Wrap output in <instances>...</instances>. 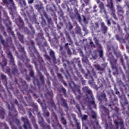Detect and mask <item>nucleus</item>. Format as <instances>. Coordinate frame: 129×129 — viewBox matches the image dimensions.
Listing matches in <instances>:
<instances>
[{"instance_id": "f257e3e1", "label": "nucleus", "mask_w": 129, "mask_h": 129, "mask_svg": "<svg viewBox=\"0 0 129 129\" xmlns=\"http://www.w3.org/2000/svg\"><path fill=\"white\" fill-rule=\"evenodd\" d=\"M17 47L18 49V51L20 52L22 54V55H21L20 57V60H22V62H24L25 66L26 68L28 69L29 72V76L30 77H35V73L33 70V66L31 65L29 63H30V59L28 58V57L26 55V51H25V48L23 47L20 43L17 44Z\"/></svg>"}, {"instance_id": "f03ea898", "label": "nucleus", "mask_w": 129, "mask_h": 129, "mask_svg": "<svg viewBox=\"0 0 129 129\" xmlns=\"http://www.w3.org/2000/svg\"><path fill=\"white\" fill-rule=\"evenodd\" d=\"M30 50H32V51H33L34 53H35L37 56V58L36 59V60H35L36 57L35 56V55L33 54L34 58H33V61L37 71H38L39 73V72H40V71H39V67L40 68L43 67V65L44 64V60L42 57H40V54H39L38 50H37V49L35 47V42H34L33 40L30 41Z\"/></svg>"}, {"instance_id": "7ed1b4c3", "label": "nucleus", "mask_w": 129, "mask_h": 129, "mask_svg": "<svg viewBox=\"0 0 129 129\" xmlns=\"http://www.w3.org/2000/svg\"><path fill=\"white\" fill-rule=\"evenodd\" d=\"M43 51L45 52V54L43 55L45 60H47L49 63H52L53 62V64L57 63V59L56 58V55H55V52L52 50V49H49V55L47 54V51L46 49H44Z\"/></svg>"}, {"instance_id": "20e7f679", "label": "nucleus", "mask_w": 129, "mask_h": 129, "mask_svg": "<svg viewBox=\"0 0 129 129\" xmlns=\"http://www.w3.org/2000/svg\"><path fill=\"white\" fill-rule=\"evenodd\" d=\"M1 4L2 6H5L11 13H15L17 10V6L15 4L14 0H2Z\"/></svg>"}, {"instance_id": "39448f33", "label": "nucleus", "mask_w": 129, "mask_h": 129, "mask_svg": "<svg viewBox=\"0 0 129 129\" xmlns=\"http://www.w3.org/2000/svg\"><path fill=\"white\" fill-rule=\"evenodd\" d=\"M83 91L86 94V96L90 95L92 100H89L88 103L93 105L94 108H96V104H95V98L92 94V91L87 86H85L83 88Z\"/></svg>"}, {"instance_id": "423d86ee", "label": "nucleus", "mask_w": 129, "mask_h": 129, "mask_svg": "<svg viewBox=\"0 0 129 129\" xmlns=\"http://www.w3.org/2000/svg\"><path fill=\"white\" fill-rule=\"evenodd\" d=\"M106 1L107 5L106 7L108 8V10H109L111 16L113 17L114 20L117 21V17H116V15H115V8L114 7V5H113V1L112 0H106Z\"/></svg>"}, {"instance_id": "0eeeda50", "label": "nucleus", "mask_w": 129, "mask_h": 129, "mask_svg": "<svg viewBox=\"0 0 129 129\" xmlns=\"http://www.w3.org/2000/svg\"><path fill=\"white\" fill-rule=\"evenodd\" d=\"M0 41L1 43L2 44L4 47H7L8 45H10V47L13 49V51L16 50V47L14 45V43H13V41L12 40V37H8L6 40V42L3 36L0 35Z\"/></svg>"}, {"instance_id": "6e6552de", "label": "nucleus", "mask_w": 129, "mask_h": 129, "mask_svg": "<svg viewBox=\"0 0 129 129\" xmlns=\"http://www.w3.org/2000/svg\"><path fill=\"white\" fill-rule=\"evenodd\" d=\"M7 108L9 110V116H11L12 117L16 116L18 114V111L15 108L14 104H11V106L10 104H7Z\"/></svg>"}, {"instance_id": "1a4fd4ad", "label": "nucleus", "mask_w": 129, "mask_h": 129, "mask_svg": "<svg viewBox=\"0 0 129 129\" xmlns=\"http://www.w3.org/2000/svg\"><path fill=\"white\" fill-rule=\"evenodd\" d=\"M99 8L100 9V14H102L104 18H107V12H106L105 7H104V4L102 2L100 3V4H99Z\"/></svg>"}, {"instance_id": "9d476101", "label": "nucleus", "mask_w": 129, "mask_h": 129, "mask_svg": "<svg viewBox=\"0 0 129 129\" xmlns=\"http://www.w3.org/2000/svg\"><path fill=\"white\" fill-rule=\"evenodd\" d=\"M110 100L107 102L106 105H107V106H109V107H111V105L113 104V101H116V100H117V98L114 93H112L110 95Z\"/></svg>"}, {"instance_id": "9b49d317", "label": "nucleus", "mask_w": 129, "mask_h": 129, "mask_svg": "<svg viewBox=\"0 0 129 129\" xmlns=\"http://www.w3.org/2000/svg\"><path fill=\"white\" fill-rule=\"evenodd\" d=\"M107 48L109 52V54L108 55V57H109L110 60V62L111 63L112 66H113V64H116V60L114 58V56L112 55V53L109 52V51L111 50V48H110V46H108Z\"/></svg>"}, {"instance_id": "f8f14e48", "label": "nucleus", "mask_w": 129, "mask_h": 129, "mask_svg": "<svg viewBox=\"0 0 129 129\" xmlns=\"http://www.w3.org/2000/svg\"><path fill=\"white\" fill-rule=\"evenodd\" d=\"M93 78H97V76L94 70L93 69L90 74V78L89 80V84L92 85L94 83V79Z\"/></svg>"}, {"instance_id": "ddd939ff", "label": "nucleus", "mask_w": 129, "mask_h": 129, "mask_svg": "<svg viewBox=\"0 0 129 129\" xmlns=\"http://www.w3.org/2000/svg\"><path fill=\"white\" fill-rule=\"evenodd\" d=\"M75 63L76 64H77L79 71H81V73L82 74H85V71H84V69L82 68V64H81V61H80V58L78 57L75 58Z\"/></svg>"}, {"instance_id": "4468645a", "label": "nucleus", "mask_w": 129, "mask_h": 129, "mask_svg": "<svg viewBox=\"0 0 129 129\" xmlns=\"http://www.w3.org/2000/svg\"><path fill=\"white\" fill-rule=\"evenodd\" d=\"M100 31L102 32V34L105 35L108 31V27L106 26L105 23L103 22H102L100 23Z\"/></svg>"}, {"instance_id": "2eb2a0df", "label": "nucleus", "mask_w": 129, "mask_h": 129, "mask_svg": "<svg viewBox=\"0 0 129 129\" xmlns=\"http://www.w3.org/2000/svg\"><path fill=\"white\" fill-rule=\"evenodd\" d=\"M74 79L76 81H81L82 85H85V84L86 83V81L83 80V78H82V76L80 74V73H77V77H75Z\"/></svg>"}, {"instance_id": "dca6fc26", "label": "nucleus", "mask_w": 129, "mask_h": 129, "mask_svg": "<svg viewBox=\"0 0 129 129\" xmlns=\"http://www.w3.org/2000/svg\"><path fill=\"white\" fill-rule=\"evenodd\" d=\"M29 87V85L27 84V82L24 81L22 82L21 83V85L19 86V88L21 89V91H23L24 92L25 91L26 92H29L28 91V88Z\"/></svg>"}, {"instance_id": "f3484780", "label": "nucleus", "mask_w": 129, "mask_h": 129, "mask_svg": "<svg viewBox=\"0 0 129 129\" xmlns=\"http://www.w3.org/2000/svg\"><path fill=\"white\" fill-rule=\"evenodd\" d=\"M2 12L3 13V16L5 17V19H9V15H8V13L3 7L0 6V23L2 22Z\"/></svg>"}, {"instance_id": "a211bd4d", "label": "nucleus", "mask_w": 129, "mask_h": 129, "mask_svg": "<svg viewBox=\"0 0 129 129\" xmlns=\"http://www.w3.org/2000/svg\"><path fill=\"white\" fill-rule=\"evenodd\" d=\"M4 24L7 28V30L11 31L12 30V21L10 20V18H6L4 20Z\"/></svg>"}, {"instance_id": "6ab92c4d", "label": "nucleus", "mask_w": 129, "mask_h": 129, "mask_svg": "<svg viewBox=\"0 0 129 129\" xmlns=\"http://www.w3.org/2000/svg\"><path fill=\"white\" fill-rule=\"evenodd\" d=\"M0 76L1 79L4 85H5L6 87H8V78L7 77V76L3 73H1Z\"/></svg>"}, {"instance_id": "aec40b11", "label": "nucleus", "mask_w": 129, "mask_h": 129, "mask_svg": "<svg viewBox=\"0 0 129 129\" xmlns=\"http://www.w3.org/2000/svg\"><path fill=\"white\" fill-rule=\"evenodd\" d=\"M33 111V110L32 108H29L27 112L29 114V118L31 119V121H32V124L36 123V118H35V116L33 115V114H32V112Z\"/></svg>"}, {"instance_id": "412c9836", "label": "nucleus", "mask_w": 129, "mask_h": 129, "mask_svg": "<svg viewBox=\"0 0 129 129\" xmlns=\"http://www.w3.org/2000/svg\"><path fill=\"white\" fill-rule=\"evenodd\" d=\"M35 8L36 10H37L40 14H42L43 13V15L46 13V11H45V9H44V7L41 5L36 4L35 5Z\"/></svg>"}, {"instance_id": "4be33fe9", "label": "nucleus", "mask_w": 129, "mask_h": 129, "mask_svg": "<svg viewBox=\"0 0 129 129\" xmlns=\"http://www.w3.org/2000/svg\"><path fill=\"white\" fill-rule=\"evenodd\" d=\"M17 2H18V5L20 6L21 10L24 11V9L26 8L27 6V3H26L25 0H17Z\"/></svg>"}, {"instance_id": "5701e85b", "label": "nucleus", "mask_w": 129, "mask_h": 129, "mask_svg": "<svg viewBox=\"0 0 129 129\" xmlns=\"http://www.w3.org/2000/svg\"><path fill=\"white\" fill-rule=\"evenodd\" d=\"M114 123L116 124L117 128H118V124L120 125V129L124 128V123H123V121H122V119L120 120L119 122H117V120H115L114 121Z\"/></svg>"}, {"instance_id": "b1692460", "label": "nucleus", "mask_w": 129, "mask_h": 129, "mask_svg": "<svg viewBox=\"0 0 129 129\" xmlns=\"http://www.w3.org/2000/svg\"><path fill=\"white\" fill-rule=\"evenodd\" d=\"M60 101L61 102V106L64 107V108H66V109H69V107L68 106V104L67 103V100H65L64 98H61Z\"/></svg>"}, {"instance_id": "393cba45", "label": "nucleus", "mask_w": 129, "mask_h": 129, "mask_svg": "<svg viewBox=\"0 0 129 129\" xmlns=\"http://www.w3.org/2000/svg\"><path fill=\"white\" fill-rule=\"evenodd\" d=\"M53 8L56 9V7H55V5L54 4H50L46 6L47 11L51 12V13H53L54 12V8Z\"/></svg>"}, {"instance_id": "a878e982", "label": "nucleus", "mask_w": 129, "mask_h": 129, "mask_svg": "<svg viewBox=\"0 0 129 129\" xmlns=\"http://www.w3.org/2000/svg\"><path fill=\"white\" fill-rule=\"evenodd\" d=\"M17 22L18 24V26H20V27H24L25 25V22H24V21L22 19V17H21V16L17 18Z\"/></svg>"}, {"instance_id": "bb28decb", "label": "nucleus", "mask_w": 129, "mask_h": 129, "mask_svg": "<svg viewBox=\"0 0 129 129\" xmlns=\"http://www.w3.org/2000/svg\"><path fill=\"white\" fill-rule=\"evenodd\" d=\"M64 76L69 82H73V83H74V82H73L72 81V79H71V75H70L68 70H67L66 73L64 74Z\"/></svg>"}, {"instance_id": "cd10ccee", "label": "nucleus", "mask_w": 129, "mask_h": 129, "mask_svg": "<svg viewBox=\"0 0 129 129\" xmlns=\"http://www.w3.org/2000/svg\"><path fill=\"white\" fill-rule=\"evenodd\" d=\"M57 90L59 93H63V94H66L67 93L66 89H65L63 86H61L57 88Z\"/></svg>"}, {"instance_id": "c85d7f7f", "label": "nucleus", "mask_w": 129, "mask_h": 129, "mask_svg": "<svg viewBox=\"0 0 129 129\" xmlns=\"http://www.w3.org/2000/svg\"><path fill=\"white\" fill-rule=\"evenodd\" d=\"M3 57H4L3 59H2V62H0V64L2 66V68H3V69H5V66L8 65V60L6 59L5 56H3Z\"/></svg>"}, {"instance_id": "c756f323", "label": "nucleus", "mask_w": 129, "mask_h": 129, "mask_svg": "<svg viewBox=\"0 0 129 129\" xmlns=\"http://www.w3.org/2000/svg\"><path fill=\"white\" fill-rule=\"evenodd\" d=\"M74 12H75V16L76 17H78V20L79 22H81V16L80 15V14H79V12H78V9L77 8L74 9Z\"/></svg>"}, {"instance_id": "7c9ffc66", "label": "nucleus", "mask_w": 129, "mask_h": 129, "mask_svg": "<svg viewBox=\"0 0 129 129\" xmlns=\"http://www.w3.org/2000/svg\"><path fill=\"white\" fill-rule=\"evenodd\" d=\"M98 100L99 101H101V102H102V101H103V100H104L105 101H107V98H106V94H105V93L101 94L99 96Z\"/></svg>"}, {"instance_id": "2f4dec72", "label": "nucleus", "mask_w": 129, "mask_h": 129, "mask_svg": "<svg viewBox=\"0 0 129 129\" xmlns=\"http://www.w3.org/2000/svg\"><path fill=\"white\" fill-rule=\"evenodd\" d=\"M97 52L99 54L100 58H103V49H102V46L98 48Z\"/></svg>"}, {"instance_id": "473e14b6", "label": "nucleus", "mask_w": 129, "mask_h": 129, "mask_svg": "<svg viewBox=\"0 0 129 129\" xmlns=\"http://www.w3.org/2000/svg\"><path fill=\"white\" fill-rule=\"evenodd\" d=\"M93 40L95 42V44L96 45V46H97V47H98V48H100L101 47H102L101 46V44L100 43H99V40H98L97 39V38H96V37H94Z\"/></svg>"}, {"instance_id": "72a5a7b5", "label": "nucleus", "mask_w": 129, "mask_h": 129, "mask_svg": "<svg viewBox=\"0 0 129 129\" xmlns=\"http://www.w3.org/2000/svg\"><path fill=\"white\" fill-rule=\"evenodd\" d=\"M66 36L67 37V39L68 40V42H69V45L70 46L73 44V42L72 41V39H71V37H70V35L68 33H66Z\"/></svg>"}, {"instance_id": "f704fd0d", "label": "nucleus", "mask_w": 129, "mask_h": 129, "mask_svg": "<svg viewBox=\"0 0 129 129\" xmlns=\"http://www.w3.org/2000/svg\"><path fill=\"white\" fill-rule=\"evenodd\" d=\"M44 16L45 17V19L47 20L48 24H51L52 23V19H51V17L48 16L47 13H44L43 14Z\"/></svg>"}, {"instance_id": "c9c22d12", "label": "nucleus", "mask_w": 129, "mask_h": 129, "mask_svg": "<svg viewBox=\"0 0 129 129\" xmlns=\"http://www.w3.org/2000/svg\"><path fill=\"white\" fill-rule=\"evenodd\" d=\"M8 58L10 59V61L11 63H14L15 60L14 59V56H13V54H12V52H9L7 54Z\"/></svg>"}, {"instance_id": "e433bc0d", "label": "nucleus", "mask_w": 129, "mask_h": 129, "mask_svg": "<svg viewBox=\"0 0 129 129\" xmlns=\"http://www.w3.org/2000/svg\"><path fill=\"white\" fill-rule=\"evenodd\" d=\"M17 36L18 37L19 40H20V42L24 44V36L23 35H22L20 32L17 33Z\"/></svg>"}, {"instance_id": "4c0bfd02", "label": "nucleus", "mask_w": 129, "mask_h": 129, "mask_svg": "<svg viewBox=\"0 0 129 129\" xmlns=\"http://www.w3.org/2000/svg\"><path fill=\"white\" fill-rule=\"evenodd\" d=\"M0 127L2 128L4 127L5 129H10V128H9V126H8V124L5 122L0 123Z\"/></svg>"}, {"instance_id": "58836bf2", "label": "nucleus", "mask_w": 129, "mask_h": 129, "mask_svg": "<svg viewBox=\"0 0 129 129\" xmlns=\"http://www.w3.org/2000/svg\"><path fill=\"white\" fill-rule=\"evenodd\" d=\"M5 115H6V111L5 110H0V117L1 119H5Z\"/></svg>"}, {"instance_id": "ea45409f", "label": "nucleus", "mask_w": 129, "mask_h": 129, "mask_svg": "<svg viewBox=\"0 0 129 129\" xmlns=\"http://www.w3.org/2000/svg\"><path fill=\"white\" fill-rule=\"evenodd\" d=\"M60 122L63 124V125H66L67 124V120L63 116H60Z\"/></svg>"}, {"instance_id": "a19ab883", "label": "nucleus", "mask_w": 129, "mask_h": 129, "mask_svg": "<svg viewBox=\"0 0 129 129\" xmlns=\"http://www.w3.org/2000/svg\"><path fill=\"white\" fill-rule=\"evenodd\" d=\"M105 125L106 129L112 128V123L111 121L108 122V123H106Z\"/></svg>"}, {"instance_id": "79ce46f5", "label": "nucleus", "mask_w": 129, "mask_h": 129, "mask_svg": "<svg viewBox=\"0 0 129 129\" xmlns=\"http://www.w3.org/2000/svg\"><path fill=\"white\" fill-rule=\"evenodd\" d=\"M74 119L75 120V122L76 123L77 129H81V126L80 125V123L77 121V119L76 118V117H74Z\"/></svg>"}, {"instance_id": "37998d69", "label": "nucleus", "mask_w": 129, "mask_h": 129, "mask_svg": "<svg viewBox=\"0 0 129 129\" xmlns=\"http://www.w3.org/2000/svg\"><path fill=\"white\" fill-rule=\"evenodd\" d=\"M68 4H69V2L68 1H64L63 4L61 5V7L63 10H66L67 9L68 6Z\"/></svg>"}, {"instance_id": "c03bdc74", "label": "nucleus", "mask_w": 129, "mask_h": 129, "mask_svg": "<svg viewBox=\"0 0 129 129\" xmlns=\"http://www.w3.org/2000/svg\"><path fill=\"white\" fill-rule=\"evenodd\" d=\"M74 88H75V90L77 92H78L79 94H80V93H81V91H80V86L77 85H75Z\"/></svg>"}, {"instance_id": "a18cd8bd", "label": "nucleus", "mask_w": 129, "mask_h": 129, "mask_svg": "<svg viewBox=\"0 0 129 129\" xmlns=\"http://www.w3.org/2000/svg\"><path fill=\"white\" fill-rule=\"evenodd\" d=\"M7 32L8 33H9L10 34H11L12 37L14 38V39H16V35L15 34V32L13 31V29L12 28H11V30H9V29H7Z\"/></svg>"}, {"instance_id": "49530a36", "label": "nucleus", "mask_w": 129, "mask_h": 129, "mask_svg": "<svg viewBox=\"0 0 129 129\" xmlns=\"http://www.w3.org/2000/svg\"><path fill=\"white\" fill-rule=\"evenodd\" d=\"M21 73L23 74V75H27L28 74V71L27 69L23 68L21 70Z\"/></svg>"}, {"instance_id": "de8ad7c7", "label": "nucleus", "mask_w": 129, "mask_h": 129, "mask_svg": "<svg viewBox=\"0 0 129 129\" xmlns=\"http://www.w3.org/2000/svg\"><path fill=\"white\" fill-rule=\"evenodd\" d=\"M40 77V80L41 82V84L43 85H45V81L44 80V76H43L42 74H40L39 76Z\"/></svg>"}, {"instance_id": "09e8293b", "label": "nucleus", "mask_w": 129, "mask_h": 129, "mask_svg": "<svg viewBox=\"0 0 129 129\" xmlns=\"http://www.w3.org/2000/svg\"><path fill=\"white\" fill-rule=\"evenodd\" d=\"M56 75H57V78L60 82V81H61L63 79V77L62 76V74L59 73H56Z\"/></svg>"}, {"instance_id": "8fccbe9b", "label": "nucleus", "mask_w": 129, "mask_h": 129, "mask_svg": "<svg viewBox=\"0 0 129 129\" xmlns=\"http://www.w3.org/2000/svg\"><path fill=\"white\" fill-rule=\"evenodd\" d=\"M117 14L120 17H122L124 14V11H123V10H119V11H117Z\"/></svg>"}, {"instance_id": "3c124183", "label": "nucleus", "mask_w": 129, "mask_h": 129, "mask_svg": "<svg viewBox=\"0 0 129 129\" xmlns=\"http://www.w3.org/2000/svg\"><path fill=\"white\" fill-rule=\"evenodd\" d=\"M114 54L115 55V56H116L117 57V58H119V57L120 58L121 57V54H120V53H119V52L114 51Z\"/></svg>"}, {"instance_id": "603ef678", "label": "nucleus", "mask_w": 129, "mask_h": 129, "mask_svg": "<svg viewBox=\"0 0 129 129\" xmlns=\"http://www.w3.org/2000/svg\"><path fill=\"white\" fill-rule=\"evenodd\" d=\"M68 27L69 29V30H71L72 29H73V26H72V24H71V22H69L68 23Z\"/></svg>"}, {"instance_id": "864d4df0", "label": "nucleus", "mask_w": 129, "mask_h": 129, "mask_svg": "<svg viewBox=\"0 0 129 129\" xmlns=\"http://www.w3.org/2000/svg\"><path fill=\"white\" fill-rule=\"evenodd\" d=\"M69 16L71 18V20H74V19H75V16L73 15V12H70Z\"/></svg>"}, {"instance_id": "5fc2aeb1", "label": "nucleus", "mask_w": 129, "mask_h": 129, "mask_svg": "<svg viewBox=\"0 0 129 129\" xmlns=\"http://www.w3.org/2000/svg\"><path fill=\"white\" fill-rule=\"evenodd\" d=\"M89 44L91 46V47H93L94 48H95V44L93 43V41H92V39H90Z\"/></svg>"}, {"instance_id": "6e6d98bb", "label": "nucleus", "mask_w": 129, "mask_h": 129, "mask_svg": "<svg viewBox=\"0 0 129 129\" xmlns=\"http://www.w3.org/2000/svg\"><path fill=\"white\" fill-rule=\"evenodd\" d=\"M116 7L117 12H118L119 11H121L123 10L122 7H121V6H120V5H116Z\"/></svg>"}, {"instance_id": "4d7b16f0", "label": "nucleus", "mask_w": 129, "mask_h": 129, "mask_svg": "<svg viewBox=\"0 0 129 129\" xmlns=\"http://www.w3.org/2000/svg\"><path fill=\"white\" fill-rule=\"evenodd\" d=\"M26 100L27 102H31L32 101V96L31 95H29L28 97H26Z\"/></svg>"}, {"instance_id": "13d9d810", "label": "nucleus", "mask_w": 129, "mask_h": 129, "mask_svg": "<svg viewBox=\"0 0 129 129\" xmlns=\"http://www.w3.org/2000/svg\"><path fill=\"white\" fill-rule=\"evenodd\" d=\"M97 69L99 71H104V70H105V69L104 68L100 67V66H97Z\"/></svg>"}, {"instance_id": "bf43d9fd", "label": "nucleus", "mask_w": 129, "mask_h": 129, "mask_svg": "<svg viewBox=\"0 0 129 129\" xmlns=\"http://www.w3.org/2000/svg\"><path fill=\"white\" fill-rule=\"evenodd\" d=\"M91 116L92 118H94V119H97V116H96V113H95V112H92Z\"/></svg>"}, {"instance_id": "052dcab7", "label": "nucleus", "mask_w": 129, "mask_h": 129, "mask_svg": "<svg viewBox=\"0 0 129 129\" xmlns=\"http://www.w3.org/2000/svg\"><path fill=\"white\" fill-rule=\"evenodd\" d=\"M76 33L79 35H81V29L77 28L76 30Z\"/></svg>"}, {"instance_id": "680f3d73", "label": "nucleus", "mask_w": 129, "mask_h": 129, "mask_svg": "<svg viewBox=\"0 0 129 129\" xmlns=\"http://www.w3.org/2000/svg\"><path fill=\"white\" fill-rule=\"evenodd\" d=\"M70 3H71L72 5H76L77 4V0H69Z\"/></svg>"}, {"instance_id": "e2e57ef3", "label": "nucleus", "mask_w": 129, "mask_h": 129, "mask_svg": "<svg viewBox=\"0 0 129 129\" xmlns=\"http://www.w3.org/2000/svg\"><path fill=\"white\" fill-rule=\"evenodd\" d=\"M33 83L35 84V83H36V84L39 85V79L37 78H34L33 79Z\"/></svg>"}, {"instance_id": "0e129e2a", "label": "nucleus", "mask_w": 129, "mask_h": 129, "mask_svg": "<svg viewBox=\"0 0 129 129\" xmlns=\"http://www.w3.org/2000/svg\"><path fill=\"white\" fill-rule=\"evenodd\" d=\"M32 124L34 127V129H39V125H38V124H37V122L33 123Z\"/></svg>"}, {"instance_id": "69168bd1", "label": "nucleus", "mask_w": 129, "mask_h": 129, "mask_svg": "<svg viewBox=\"0 0 129 129\" xmlns=\"http://www.w3.org/2000/svg\"><path fill=\"white\" fill-rule=\"evenodd\" d=\"M59 16L60 18L63 17V16H64V12H63V10H62V9H60L59 10Z\"/></svg>"}, {"instance_id": "338daca9", "label": "nucleus", "mask_w": 129, "mask_h": 129, "mask_svg": "<svg viewBox=\"0 0 129 129\" xmlns=\"http://www.w3.org/2000/svg\"><path fill=\"white\" fill-rule=\"evenodd\" d=\"M13 74H16L18 72V69H17V67H15L14 69L12 71Z\"/></svg>"}, {"instance_id": "774afa93", "label": "nucleus", "mask_w": 129, "mask_h": 129, "mask_svg": "<svg viewBox=\"0 0 129 129\" xmlns=\"http://www.w3.org/2000/svg\"><path fill=\"white\" fill-rule=\"evenodd\" d=\"M126 5L127 6V8H128V10L126 12V15H127V16H128V15H129V3H128V2H126Z\"/></svg>"}]
</instances>
